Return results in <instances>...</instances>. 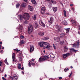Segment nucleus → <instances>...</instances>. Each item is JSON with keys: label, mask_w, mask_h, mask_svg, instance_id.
Masks as SVG:
<instances>
[{"label": "nucleus", "mask_w": 80, "mask_h": 80, "mask_svg": "<svg viewBox=\"0 0 80 80\" xmlns=\"http://www.w3.org/2000/svg\"><path fill=\"white\" fill-rule=\"evenodd\" d=\"M63 25H68V23L67 22V21H64L63 22Z\"/></svg>", "instance_id": "6ab92c4d"}, {"label": "nucleus", "mask_w": 80, "mask_h": 80, "mask_svg": "<svg viewBox=\"0 0 80 80\" xmlns=\"http://www.w3.org/2000/svg\"><path fill=\"white\" fill-rule=\"evenodd\" d=\"M72 24L75 27L77 26V23L76 22H75L72 23Z\"/></svg>", "instance_id": "72a5a7b5"}, {"label": "nucleus", "mask_w": 80, "mask_h": 80, "mask_svg": "<svg viewBox=\"0 0 80 80\" xmlns=\"http://www.w3.org/2000/svg\"><path fill=\"white\" fill-rule=\"evenodd\" d=\"M20 4L18 2L16 5V7L17 8H20Z\"/></svg>", "instance_id": "2eb2a0df"}, {"label": "nucleus", "mask_w": 80, "mask_h": 80, "mask_svg": "<svg viewBox=\"0 0 80 80\" xmlns=\"http://www.w3.org/2000/svg\"><path fill=\"white\" fill-rule=\"evenodd\" d=\"M14 50H16L17 52H20V50H18V49H14Z\"/></svg>", "instance_id": "37998d69"}, {"label": "nucleus", "mask_w": 80, "mask_h": 80, "mask_svg": "<svg viewBox=\"0 0 80 80\" xmlns=\"http://www.w3.org/2000/svg\"><path fill=\"white\" fill-rule=\"evenodd\" d=\"M22 73L23 74H24V72H22Z\"/></svg>", "instance_id": "338daca9"}, {"label": "nucleus", "mask_w": 80, "mask_h": 80, "mask_svg": "<svg viewBox=\"0 0 80 80\" xmlns=\"http://www.w3.org/2000/svg\"><path fill=\"white\" fill-rule=\"evenodd\" d=\"M13 78H14L16 80H17L18 78V76H17V75L16 74H14L13 75Z\"/></svg>", "instance_id": "f3484780"}, {"label": "nucleus", "mask_w": 80, "mask_h": 80, "mask_svg": "<svg viewBox=\"0 0 80 80\" xmlns=\"http://www.w3.org/2000/svg\"><path fill=\"white\" fill-rule=\"evenodd\" d=\"M34 50V47L33 45H30V52L31 53L33 52V51Z\"/></svg>", "instance_id": "0eeeda50"}, {"label": "nucleus", "mask_w": 80, "mask_h": 80, "mask_svg": "<svg viewBox=\"0 0 80 80\" xmlns=\"http://www.w3.org/2000/svg\"><path fill=\"white\" fill-rule=\"evenodd\" d=\"M35 28H37L38 27V24L36 22L35 24Z\"/></svg>", "instance_id": "b1692460"}, {"label": "nucleus", "mask_w": 80, "mask_h": 80, "mask_svg": "<svg viewBox=\"0 0 80 80\" xmlns=\"http://www.w3.org/2000/svg\"><path fill=\"white\" fill-rule=\"evenodd\" d=\"M19 60L20 61H22V57H20L19 58Z\"/></svg>", "instance_id": "f704fd0d"}, {"label": "nucleus", "mask_w": 80, "mask_h": 80, "mask_svg": "<svg viewBox=\"0 0 80 80\" xmlns=\"http://www.w3.org/2000/svg\"><path fill=\"white\" fill-rule=\"evenodd\" d=\"M51 1L52 3H53V1H52V0H51Z\"/></svg>", "instance_id": "052dcab7"}, {"label": "nucleus", "mask_w": 80, "mask_h": 80, "mask_svg": "<svg viewBox=\"0 0 80 80\" xmlns=\"http://www.w3.org/2000/svg\"><path fill=\"white\" fill-rule=\"evenodd\" d=\"M48 58L49 57L48 56H45L43 58L44 59H45V60L47 58L48 59Z\"/></svg>", "instance_id": "2f4dec72"}, {"label": "nucleus", "mask_w": 80, "mask_h": 80, "mask_svg": "<svg viewBox=\"0 0 80 80\" xmlns=\"http://www.w3.org/2000/svg\"><path fill=\"white\" fill-rule=\"evenodd\" d=\"M33 26L30 25L29 26L28 31L29 33H31L33 31Z\"/></svg>", "instance_id": "7ed1b4c3"}, {"label": "nucleus", "mask_w": 80, "mask_h": 80, "mask_svg": "<svg viewBox=\"0 0 80 80\" xmlns=\"http://www.w3.org/2000/svg\"><path fill=\"white\" fill-rule=\"evenodd\" d=\"M31 2H32V3H33V4H35V3H36V1H35V0H32Z\"/></svg>", "instance_id": "c756f323"}, {"label": "nucleus", "mask_w": 80, "mask_h": 80, "mask_svg": "<svg viewBox=\"0 0 80 80\" xmlns=\"http://www.w3.org/2000/svg\"><path fill=\"white\" fill-rule=\"evenodd\" d=\"M69 69H68V68H67V69H64V71L66 72H67V71H68V70H69Z\"/></svg>", "instance_id": "58836bf2"}, {"label": "nucleus", "mask_w": 80, "mask_h": 80, "mask_svg": "<svg viewBox=\"0 0 80 80\" xmlns=\"http://www.w3.org/2000/svg\"><path fill=\"white\" fill-rule=\"evenodd\" d=\"M52 9L53 10L54 12H56L57 10V7H54L52 8Z\"/></svg>", "instance_id": "4be33fe9"}, {"label": "nucleus", "mask_w": 80, "mask_h": 80, "mask_svg": "<svg viewBox=\"0 0 80 80\" xmlns=\"http://www.w3.org/2000/svg\"><path fill=\"white\" fill-rule=\"evenodd\" d=\"M48 39H49V37H46L42 38V40H48Z\"/></svg>", "instance_id": "a211bd4d"}, {"label": "nucleus", "mask_w": 80, "mask_h": 80, "mask_svg": "<svg viewBox=\"0 0 80 80\" xmlns=\"http://www.w3.org/2000/svg\"><path fill=\"white\" fill-rule=\"evenodd\" d=\"M2 50H3V49H4V47H2Z\"/></svg>", "instance_id": "e2e57ef3"}, {"label": "nucleus", "mask_w": 80, "mask_h": 80, "mask_svg": "<svg viewBox=\"0 0 80 80\" xmlns=\"http://www.w3.org/2000/svg\"><path fill=\"white\" fill-rule=\"evenodd\" d=\"M43 52H44V53H45V51L44 50L43 51Z\"/></svg>", "instance_id": "0e129e2a"}, {"label": "nucleus", "mask_w": 80, "mask_h": 80, "mask_svg": "<svg viewBox=\"0 0 80 80\" xmlns=\"http://www.w3.org/2000/svg\"><path fill=\"white\" fill-rule=\"evenodd\" d=\"M71 9H72V11H73V12H74V8H72Z\"/></svg>", "instance_id": "864d4df0"}, {"label": "nucleus", "mask_w": 80, "mask_h": 80, "mask_svg": "<svg viewBox=\"0 0 80 80\" xmlns=\"http://www.w3.org/2000/svg\"><path fill=\"white\" fill-rule=\"evenodd\" d=\"M79 45H80V42L78 40L77 41V43H75L74 44H73V47L76 48H78L79 47Z\"/></svg>", "instance_id": "20e7f679"}, {"label": "nucleus", "mask_w": 80, "mask_h": 80, "mask_svg": "<svg viewBox=\"0 0 80 80\" xmlns=\"http://www.w3.org/2000/svg\"><path fill=\"white\" fill-rule=\"evenodd\" d=\"M31 65H32V66H34V65H35V63L31 62Z\"/></svg>", "instance_id": "79ce46f5"}, {"label": "nucleus", "mask_w": 80, "mask_h": 80, "mask_svg": "<svg viewBox=\"0 0 80 80\" xmlns=\"http://www.w3.org/2000/svg\"><path fill=\"white\" fill-rule=\"evenodd\" d=\"M31 62H30L28 63V65L29 66V67H31Z\"/></svg>", "instance_id": "c9c22d12"}, {"label": "nucleus", "mask_w": 80, "mask_h": 80, "mask_svg": "<svg viewBox=\"0 0 80 80\" xmlns=\"http://www.w3.org/2000/svg\"><path fill=\"white\" fill-rule=\"evenodd\" d=\"M60 31L59 32V33H60V37H64L65 34L64 33H61L60 34Z\"/></svg>", "instance_id": "dca6fc26"}, {"label": "nucleus", "mask_w": 80, "mask_h": 80, "mask_svg": "<svg viewBox=\"0 0 80 80\" xmlns=\"http://www.w3.org/2000/svg\"><path fill=\"white\" fill-rule=\"evenodd\" d=\"M24 69V68H23V67H22V68H21V70H23V69Z\"/></svg>", "instance_id": "13d9d810"}, {"label": "nucleus", "mask_w": 80, "mask_h": 80, "mask_svg": "<svg viewBox=\"0 0 80 80\" xmlns=\"http://www.w3.org/2000/svg\"><path fill=\"white\" fill-rule=\"evenodd\" d=\"M20 38L21 39H23V38H24V36H20Z\"/></svg>", "instance_id": "ea45409f"}, {"label": "nucleus", "mask_w": 80, "mask_h": 80, "mask_svg": "<svg viewBox=\"0 0 80 80\" xmlns=\"http://www.w3.org/2000/svg\"><path fill=\"white\" fill-rule=\"evenodd\" d=\"M39 24L41 25V26H42V27H45V25L43 23V22L42 21V20H40L39 21Z\"/></svg>", "instance_id": "6e6552de"}, {"label": "nucleus", "mask_w": 80, "mask_h": 80, "mask_svg": "<svg viewBox=\"0 0 80 80\" xmlns=\"http://www.w3.org/2000/svg\"><path fill=\"white\" fill-rule=\"evenodd\" d=\"M24 42H25V41L23 40H22L21 41H20L19 45H21L23 44Z\"/></svg>", "instance_id": "bb28decb"}, {"label": "nucleus", "mask_w": 80, "mask_h": 80, "mask_svg": "<svg viewBox=\"0 0 80 80\" xmlns=\"http://www.w3.org/2000/svg\"><path fill=\"white\" fill-rule=\"evenodd\" d=\"M12 62H14V60H15V54L14 53H12Z\"/></svg>", "instance_id": "f8f14e48"}, {"label": "nucleus", "mask_w": 80, "mask_h": 80, "mask_svg": "<svg viewBox=\"0 0 80 80\" xmlns=\"http://www.w3.org/2000/svg\"><path fill=\"white\" fill-rule=\"evenodd\" d=\"M18 69H21V66H22L21 64L20 63H18Z\"/></svg>", "instance_id": "412c9836"}, {"label": "nucleus", "mask_w": 80, "mask_h": 80, "mask_svg": "<svg viewBox=\"0 0 80 80\" xmlns=\"http://www.w3.org/2000/svg\"><path fill=\"white\" fill-rule=\"evenodd\" d=\"M36 18H37V16L36 15H34L32 16V18L34 20H36Z\"/></svg>", "instance_id": "c85d7f7f"}, {"label": "nucleus", "mask_w": 80, "mask_h": 80, "mask_svg": "<svg viewBox=\"0 0 80 80\" xmlns=\"http://www.w3.org/2000/svg\"><path fill=\"white\" fill-rule=\"evenodd\" d=\"M69 55H70V53H67L66 54H63V58H66V57H68V56H69Z\"/></svg>", "instance_id": "1a4fd4ad"}, {"label": "nucleus", "mask_w": 80, "mask_h": 80, "mask_svg": "<svg viewBox=\"0 0 80 80\" xmlns=\"http://www.w3.org/2000/svg\"><path fill=\"white\" fill-rule=\"evenodd\" d=\"M39 45L40 47H43V48H49L50 47V45L47 42H39Z\"/></svg>", "instance_id": "f257e3e1"}, {"label": "nucleus", "mask_w": 80, "mask_h": 80, "mask_svg": "<svg viewBox=\"0 0 80 80\" xmlns=\"http://www.w3.org/2000/svg\"><path fill=\"white\" fill-rule=\"evenodd\" d=\"M28 9L30 11H32V12L33 11V7L32 6H28Z\"/></svg>", "instance_id": "9b49d317"}, {"label": "nucleus", "mask_w": 80, "mask_h": 80, "mask_svg": "<svg viewBox=\"0 0 80 80\" xmlns=\"http://www.w3.org/2000/svg\"><path fill=\"white\" fill-rule=\"evenodd\" d=\"M54 20V19L53 18V17H51L50 18V19L48 21L49 25H51L53 23V22Z\"/></svg>", "instance_id": "39448f33"}, {"label": "nucleus", "mask_w": 80, "mask_h": 80, "mask_svg": "<svg viewBox=\"0 0 80 80\" xmlns=\"http://www.w3.org/2000/svg\"><path fill=\"white\" fill-rule=\"evenodd\" d=\"M14 62H17V60H15V59H14Z\"/></svg>", "instance_id": "6e6d98bb"}, {"label": "nucleus", "mask_w": 80, "mask_h": 80, "mask_svg": "<svg viewBox=\"0 0 80 80\" xmlns=\"http://www.w3.org/2000/svg\"><path fill=\"white\" fill-rule=\"evenodd\" d=\"M3 65V62H0V66L1 67Z\"/></svg>", "instance_id": "a19ab883"}, {"label": "nucleus", "mask_w": 80, "mask_h": 80, "mask_svg": "<svg viewBox=\"0 0 80 80\" xmlns=\"http://www.w3.org/2000/svg\"><path fill=\"white\" fill-rule=\"evenodd\" d=\"M53 47L54 49H56L55 46V45H54V44H53Z\"/></svg>", "instance_id": "de8ad7c7"}, {"label": "nucleus", "mask_w": 80, "mask_h": 80, "mask_svg": "<svg viewBox=\"0 0 80 80\" xmlns=\"http://www.w3.org/2000/svg\"><path fill=\"white\" fill-rule=\"evenodd\" d=\"M70 50L71 51H72L73 52H77V51H78L76 50L75 49L73 48L71 49Z\"/></svg>", "instance_id": "5701e85b"}, {"label": "nucleus", "mask_w": 80, "mask_h": 80, "mask_svg": "<svg viewBox=\"0 0 80 80\" xmlns=\"http://www.w3.org/2000/svg\"><path fill=\"white\" fill-rule=\"evenodd\" d=\"M1 53H3V51L1 50Z\"/></svg>", "instance_id": "3c124183"}, {"label": "nucleus", "mask_w": 80, "mask_h": 80, "mask_svg": "<svg viewBox=\"0 0 80 80\" xmlns=\"http://www.w3.org/2000/svg\"><path fill=\"white\" fill-rule=\"evenodd\" d=\"M70 28H67V29H64V30L66 31L67 33H68V32H69V31H70Z\"/></svg>", "instance_id": "cd10ccee"}, {"label": "nucleus", "mask_w": 80, "mask_h": 80, "mask_svg": "<svg viewBox=\"0 0 80 80\" xmlns=\"http://www.w3.org/2000/svg\"><path fill=\"white\" fill-rule=\"evenodd\" d=\"M79 30L80 31V28H79Z\"/></svg>", "instance_id": "774afa93"}, {"label": "nucleus", "mask_w": 80, "mask_h": 80, "mask_svg": "<svg viewBox=\"0 0 80 80\" xmlns=\"http://www.w3.org/2000/svg\"><path fill=\"white\" fill-rule=\"evenodd\" d=\"M70 6H71V7H72V6H73V4H70Z\"/></svg>", "instance_id": "bf43d9fd"}, {"label": "nucleus", "mask_w": 80, "mask_h": 80, "mask_svg": "<svg viewBox=\"0 0 80 80\" xmlns=\"http://www.w3.org/2000/svg\"><path fill=\"white\" fill-rule=\"evenodd\" d=\"M4 77L6 78V77H7V74H5L4 75Z\"/></svg>", "instance_id": "5fc2aeb1"}, {"label": "nucleus", "mask_w": 80, "mask_h": 80, "mask_svg": "<svg viewBox=\"0 0 80 80\" xmlns=\"http://www.w3.org/2000/svg\"><path fill=\"white\" fill-rule=\"evenodd\" d=\"M67 13V12H66V11H65V10H64V16L66 17H67V14H66Z\"/></svg>", "instance_id": "7c9ffc66"}, {"label": "nucleus", "mask_w": 80, "mask_h": 80, "mask_svg": "<svg viewBox=\"0 0 80 80\" xmlns=\"http://www.w3.org/2000/svg\"><path fill=\"white\" fill-rule=\"evenodd\" d=\"M9 78H10V79H12V80H13V77L11 76H10Z\"/></svg>", "instance_id": "c03bdc74"}, {"label": "nucleus", "mask_w": 80, "mask_h": 80, "mask_svg": "<svg viewBox=\"0 0 80 80\" xmlns=\"http://www.w3.org/2000/svg\"><path fill=\"white\" fill-rule=\"evenodd\" d=\"M4 62L5 63H7V58L4 61Z\"/></svg>", "instance_id": "603ef678"}, {"label": "nucleus", "mask_w": 80, "mask_h": 80, "mask_svg": "<svg viewBox=\"0 0 80 80\" xmlns=\"http://www.w3.org/2000/svg\"><path fill=\"white\" fill-rule=\"evenodd\" d=\"M64 43V41H61L60 42V43L61 44V45H62V44H63Z\"/></svg>", "instance_id": "e433bc0d"}, {"label": "nucleus", "mask_w": 80, "mask_h": 80, "mask_svg": "<svg viewBox=\"0 0 80 80\" xmlns=\"http://www.w3.org/2000/svg\"><path fill=\"white\" fill-rule=\"evenodd\" d=\"M19 30H22V26L21 25H19Z\"/></svg>", "instance_id": "473e14b6"}, {"label": "nucleus", "mask_w": 80, "mask_h": 80, "mask_svg": "<svg viewBox=\"0 0 80 80\" xmlns=\"http://www.w3.org/2000/svg\"><path fill=\"white\" fill-rule=\"evenodd\" d=\"M62 78L61 77H60L59 78V79H60V80H61V79H62Z\"/></svg>", "instance_id": "4d7b16f0"}, {"label": "nucleus", "mask_w": 80, "mask_h": 80, "mask_svg": "<svg viewBox=\"0 0 80 80\" xmlns=\"http://www.w3.org/2000/svg\"><path fill=\"white\" fill-rule=\"evenodd\" d=\"M28 23V22L27 21H25L24 22V24H27Z\"/></svg>", "instance_id": "a18cd8bd"}, {"label": "nucleus", "mask_w": 80, "mask_h": 80, "mask_svg": "<svg viewBox=\"0 0 80 80\" xmlns=\"http://www.w3.org/2000/svg\"><path fill=\"white\" fill-rule=\"evenodd\" d=\"M68 47H65L64 48V52H67V51H68Z\"/></svg>", "instance_id": "aec40b11"}, {"label": "nucleus", "mask_w": 80, "mask_h": 80, "mask_svg": "<svg viewBox=\"0 0 80 80\" xmlns=\"http://www.w3.org/2000/svg\"><path fill=\"white\" fill-rule=\"evenodd\" d=\"M2 79H3V80H6V79L4 77H2Z\"/></svg>", "instance_id": "09e8293b"}, {"label": "nucleus", "mask_w": 80, "mask_h": 80, "mask_svg": "<svg viewBox=\"0 0 80 80\" xmlns=\"http://www.w3.org/2000/svg\"><path fill=\"white\" fill-rule=\"evenodd\" d=\"M22 7H26V3H23L21 5Z\"/></svg>", "instance_id": "a878e982"}, {"label": "nucleus", "mask_w": 80, "mask_h": 80, "mask_svg": "<svg viewBox=\"0 0 80 80\" xmlns=\"http://www.w3.org/2000/svg\"><path fill=\"white\" fill-rule=\"evenodd\" d=\"M31 60L32 62H34V61H35V59L32 58V59Z\"/></svg>", "instance_id": "8fccbe9b"}, {"label": "nucleus", "mask_w": 80, "mask_h": 80, "mask_svg": "<svg viewBox=\"0 0 80 80\" xmlns=\"http://www.w3.org/2000/svg\"><path fill=\"white\" fill-rule=\"evenodd\" d=\"M29 18L30 16L29 15V14L27 13H25L23 16H20V20L22 21L23 20V18H24L25 20H29Z\"/></svg>", "instance_id": "f03ea898"}, {"label": "nucleus", "mask_w": 80, "mask_h": 80, "mask_svg": "<svg viewBox=\"0 0 80 80\" xmlns=\"http://www.w3.org/2000/svg\"><path fill=\"white\" fill-rule=\"evenodd\" d=\"M24 2H25L27 3H28V0H23Z\"/></svg>", "instance_id": "4c0bfd02"}, {"label": "nucleus", "mask_w": 80, "mask_h": 80, "mask_svg": "<svg viewBox=\"0 0 80 80\" xmlns=\"http://www.w3.org/2000/svg\"><path fill=\"white\" fill-rule=\"evenodd\" d=\"M71 68H73V67H72V66H71Z\"/></svg>", "instance_id": "680f3d73"}, {"label": "nucleus", "mask_w": 80, "mask_h": 80, "mask_svg": "<svg viewBox=\"0 0 80 80\" xmlns=\"http://www.w3.org/2000/svg\"><path fill=\"white\" fill-rule=\"evenodd\" d=\"M45 8L44 7H42L41 10V12L42 14H44L45 12Z\"/></svg>", "instance_id": "423d86ee"}, {"label": "nucleus", "mask_w": 80, "mask_h": 80, "mask_svg": "<svg viewBox=\"0 0 80 80\" xmlns=\"http://www.w3.org/2000/svg\"><path fill=\"white\" fill-rule=\"evenodd\" d=\"M72 72H71L70 75L69 76V77H71V76H72Z\"/></svg>", "instance_id": "49530a36"}, {"label": "nucleus", "mask_w": 80, "mask_h": 80, "mask_svg": "<svg viewBox=\"0 0 80 80\" xmlns=\"http://www.w3.org/2000/svg\"><path fill=\"white\" fill-rule=\"evenodd\" d=\"M38 35L40 36H43L44 35V32H39L38 33Z\"/></svg>", "instance_id": "4468645a"}, {"label": "nucleus", "mask_w": 80, "mask_h": 80, "mask_svg": "<svg viewBox=\"0 0 80 80\" xmlns=\"http://www.w3.org/2000/svg\"><path fill=\"white\" fill-rule=\"evenodd\" d=\"M56 28L58 30H60V26H58V25H56Z\"/></svg>", "instance_id": "393cba45"}, {"label": "nucleus", "mask_w": 80, "mask_h": 80, "mask_svg": "<svg viewBox=\"0 0 80 80\" xmlns=\"http://www.w3.org/2000/svg\"><path fill=\"white\" fill-rule=\"evenodd\" d=\"M54 40L56 42H59L60 40V38L59 37H54Z\"/></svg>", "instance_id": "9d476101"}, {"label": "nucleus", "mask_w": 80, "mask_h": 80, "mask_svg": "<svg viewBox=\"0 0 80 80\" xmlns=\"http://www.w3.org/2000/svg\"><path fill=\"white\" fill-rule=\"evenodd\" d=\"M0 44H2V42H0Z\"/></svg>", "instance_id": "69168bd1"}, {"label": "nucleus", "mask_w": 80, "mask_h": 80, "mask_svg": "<svg viewBox=\"0 0 80 80\" xmlns=\"http://www.w3.org/2000/svg\"><path fill=\"white\" fill-rule=\"evenodd\" d=\"M43 61H45V59L43 58H40L38 60L39 62H42Z\"/></svg>", "instance_id": "ddd939ff"}]
</instances>
